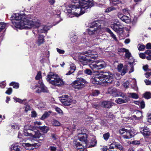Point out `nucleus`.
Masks as SVG:
<instances>
[{"instance_id":"nucleus-1","label":"nucleus","mask_w":151,"mask_h":151,"mask_svg":"<svg viewBox=\"0 0 151 151\" xmlns=\"http://www.w3.org/2000/svg\"><path fill=\"white\" fill-rule=\"evenodd\" d=\"M93 5L92 0H81L78 5H70L67 7V11L68 13H72L78 17L84 14L86 10L91 8Z\"/></svg>"},{"instance_id":"nucleus-2","label":"nucleus","mask_w":151,"mask_h":151,"mask_svg":"<svg viewBox=\"0 0 151 151\" xmlns=\"http://www.w3.org/2000/svg\"><path fill=\"white\" fill-rule=\"evenodd\" d=\"M95 76L91 79V83L94 84H101L111 83L113 81L112 74L109 72L103 73L102 71H96L94 74Z\"/></svg>"},{"instance_id":"nucleus-3","label":"nucleus","mask_w":151,"mask_h":151,"mask_svg":"<svg viewBox=\"0 0 151 151\" xmlns=\"http://www.w3.org/2000/svg\"><path fill=\"white\" fill-rule=\"evenodd\" d=\"M12 23L16 27L21 29H30L32 27L35 28V26L38 27L39 25V22H34L24 17L19 22H12Z\"/></svg>"},{"instance_id":"nucleus-4","label":"nucleus","mask_w":151,"mask_h":151,"mask_svg":"<svg viewBox=\"0 0 151 151\" xmlns=\"http://www.w3.org/2000/svg\"><path fill=\"white\" fill-rule=\"evenodd\" d=\"M87 135L86 133H79L78 134V139L81 142H76L75 143L76 146L77 147L82 146L83 147L88 148L93 147L95 146L96 144V141L94 139L92 140V142L89 145L87 143Z\"/></svg>"},{"instance_id":"nucleus-5","label":"nucleus","mask_w":151,"mask_h":151,"mask_svg":"<svg viewBox=\"0 0 151 151\" xmlns=\"http://www.w3.org/2000/svg\"><path fill=\"white\" fill-rule=\"evenodd\" d=\"M47 81L52 85L61 86L63 85L64 82L58 74L50 72L47 76Z\"/></svg>"},{"instance_id":"nucleus-6","label":"nucleus","mask_w":151,"mask_h":151,"mask_svg":"<svg viewBox=\"0 0 151 151\" xmlns=\"http://www.w3.org/2000/svg\"><path fill=\"white\" fill-rule=\"evenodd\" d=\"M85 54L86 55H81L78 57L79 61L83 65H86L91 62V60L88 59L89 57L92 58H94L96 57L94 55L96 54V52H92L90 50L85 52Z\"/></svg>"},{"instance_id":"nucleus-7","label":"nucleus","mask_w":151,"mask_h":151,"mask_svg":"<svg viewBox=\"0 0 151 151\" xmlns=\"http://www.w3.org/2000/svg\"><path fill=\"white\" fill-rule=\"evenodd\" d=\"M104 21H96L93 22L92 26L88 29V33L91 35L95 33L98 29H100L104 27Z\"/></svg>"},{"instance_id":"nucleus-8","label":"nucleus","mask_w":151,"mask_h":151,"mask_svg":"<svg viewBox=\"0 0 151 151\" xmlns=\"http://www.w3.org/2000/svg\"><path fill=\"white\" fill-rule=\"evenodd\" d=\"M77 80L74 81L72 84V86L76 89H80L85 86L86 81L82 78L77 77Z\"/></svg>"},{"instance_id":"nucleus-9","label":"nucleus","mask_w":151,"mask_h":151,"mask_svg":"<svg viewBox=\"0 0 151 151\" xmlns=\"http://www.w3.org/2000/svg\"><path fill=\"white\" fill-rule=\"evenodd\" d=\"M107 64L105 62L102 60L96 61V63L93 62L89 65V67L92 69L96 68L100 69L106 67Z\"/></svg>"},{"instance_id":"nucleus-10","label":"nucleus","mask_w":151,"mask_h":151,"mask_svg":"<svg viewBox=\"0 0 151 151\" xmlns=\"http://www.w3.org/2000/svg\"><path fill=\"white\" fill-rule=\"evenodd\" d=\"M34 141L35 142V140H31L29 143H24L23 146L25 147L26 150H33L34 149L33 147H37V148L40 146V144L34 142Z\"/></svg>"},{"instance_id":"nucleus-11","label":"nucleus","mask_w":151,"mask_h":151,"mask_svg":"<svg viewBox=\"0 0 151 151\" xmlns=\"http://www.w3.org/2000/svg\"><path fill=\"white\" fill-rule=\"evenodd\" d=\"M111 27L116 32H119L123 31L122 28L123 27V24L119 21H117L116 22H114L111 24Z\"/></svg>"},{"instance_id":"nucleus-12","label":"nucleus","mask_w":151,"mask_h":151,"mask_svg":"<svg viewBox=\"0 0 151 151\" xmlns=\"http://www.w3.org/2000/svg\"><path fill=\"white\" fill-rule=\"evenodd\" d=\"M60 100L62 104L65 106H69L72 103V100L71 97L67 95L62 96Z\"/></svg>"},{"instance_id":"nucleus-13","label":"nucleus","mask_w":151,"mask_h":151,"mask_svg":"<svg viewBox=\"0 0 151 151\" xmlns=\"http://www.w3.org/2000/svg\"><path fill=\"white\" fill-rule=\"evenodd\" d=\"M114 104L109 101H104L99 103L100 106L103 108H110Z\"/></svg>"},{"instance_id":"nucleus-14","label":"nucleus","mask_w":151,"mask_h":151,"mask_svg":"<svg viewBox=\"0 0 151 151\" xmlns=\"http://www.w3.org/2000/svg\"><path fill=\"white\" fill-rule=\"evenodd\" d=\"M40 23L39 22V25L38 27H37L35 26V27H36L38 28V31L39 33H44L49 30L50 27L42 25L40 26Z\"/></svg>"},{"instance_id":"nucleus-15","label":"nucleus","mask_w":151,"mask_h":151,"mask_svg":"<svg viewBox=\"0 0 151 151\" xmlns=\"http://www.w3.org/2000/svg\"><path fill=\"white\" fill-rule=\"evenodd\" d=\"M140 132L144 137H147L150 135L151 132L149 128L147 127L140 128Z\"/></svg>"},{"instance_id":"nucleus-16","label":"nucleus","mask_w":151,"mask_h":151,"mask_svg":"<svg viewBox=\"0 0 151 151\" xmlns=\"http://www.w3.org/2000/svg\"><path fill=\"white\" fill-rule=\"evenodd\" d=\"M24 17L19 14H16L14 15H12L11 17V20H13L12 22H19V21L22 19Z\"/></svg>"},{"instance_id":"nucleus-17","label":"nucleus","mask_w":151,"mask_h":151,"mask_svg":"<svg viewBox=\"0 0 151 151\" xmlns=\"http://www.w3.org/2000/svg\"><path fill=\"white\" fill-rule=\"evenodd\" d=\"M114 148H117L119 150H121L122 149L123 147L119 143L114 142L110 145L109 150L113 149Z\"/></svg>"},{"instance_id":"nucleus-18","label":"nucleus","mask_w":151,"mask_h":151,"mask_svg":"<svg viewBox=\"0 0 151 151\" xmlns=\"http://www.w3.org/2000/svg\"><path fill=\"white\" fill-rule=\"evenodd\" d=\"M125 134L123 135L124 138L125 139H130L133 137V132L130 130L126 129Z\"/></svg>"},{"instance_id":"nucleus-19","label":"nucleus","mask_w":151,"mask_h":151,"mask_svg":"<svg viewBox=\"0 0 151 151\" xmlns=\"http://www.w3.org/2000/svg\"><path fill=\"white\" fill-rule=\"evenodd\" d=\"M109 93L112 94L114 96H116L117 90L116 88L113 87H111L109 88L108 90Z\"/></svg>"},{"instance_id":"nucleus-20","label":"nucleus","mask_w":151,"mask_h":151,"mask_svg":"<svg viewBox=\"0 0 151 151\" xmlns=\"http://www.w3.org/2000/svg\"><path fill=\"white\" fill-rule=\"evenodd\" d=\"M119 50L121 51L125 52V56L126 58L129 59L131 57V54L128 50L125 48H122Z\"/></svg>"},{"instance_id":"nucleus-21","label":"nucleus","mask_w":151,"mask_h":151,"mask_svg":"<svg viewBox=\"0 0 151 151\" xmlns=\"http://www.w3.org/2000/svg\"><path fill=\"white\" fill-rule=\"evenodd\" d=\"M30 133L32 135V137L34 138H39L41 134L38 131H31Z\"/></svg>"},{"instance_id":"nucleus-22","label":"nucleus","mask_w":151,"mask_h":151,"mask_svg":"<svg viewBox=\"0 0 151 151\" xmlns=\"http://www.w3.org/2000/svg\"><path fill=\"white\" fill-rule=\"evenodd\" d=\"M76 69V67L74 65H72L70 67V70L66 74L67 75H70L73 73Z\"/></svg>"},{"instance_id":"nucleus-23","label":"nucleus","mask_w":151,"mask_h":151,"mask_svg":"<svg viewBox=\"0 0 151 151\" xmlns=\"http://www.w3.org/2000/svg\"><path fill=\"white\" fill-rule=\"evenodd\" d=\"M44 36L42 35H39L38 37L37 43L39 46L41 44H42L44 42Z\"/></svg>"},{"instance_id":"nucleus-24","label":"nucleus","mask_w":151,"mask_h":151,"mask_svg":"<svg viewBox=\"0 0 151 151\" xmlns=\"http://www.w3.org/2000/svg\"><path fill=\"white\" fill-rule=\"evenodd\" d=\"M142 116V113L140 111L137 110L136 115H134L133 117L134 118H135V119H140Z\"/></svg>"},{"instance_id":"nucleus-25","label":"nucleus","mask_w":151,"mask_h":151,"mask_svg":"<svg viewBox=\"0 0 151 151\" xmlns=\"http://www.w3.org/2000/svg\"><path fill=\"white\" fill-rule=\"evenodd\" d=\"M127 101V99H124L121 98H118L115 100L116 103L119 104L126 103Z\"/></svg>"},{"instance_id":"nucleus-26","label":"nucleus","mask_w":151,"mask_h":151,"mask_svg":"<svg viewBox=\"0 0 151 151\" xmlns=\"http://www.w3.org/2000/svg\"><path fill=\"white\" fill-rule=\"evenodd\" d=\"M39 128L42 130L44 133H46L49 130L48 127L45 126L40 127Z\"/></svg>"},{"instance_id":"nucleus-27","label":"nucleus","mask_w":151,"mask_h":151,"mask_svg":"<svg viewBox=\"0 0 151 151\" xmlns=\"http://www.w3.org/2000/svg\"><path fill=\"white\" fill-rule=\"evenodd\" d=\"M120 19L122 21L126 23H128L130 20H129V18L127 16L124 15Z\"/></svg>"},{"instance_id":"nucleus-28","label":"nucleus","mask_w":151,"mask_h":151,"mask_svg":"<svg viewBox=\"0 0 151 151\" xmlns=\"http://www.w3.org/2000/svg\"><path fill=\"white\" fill-rule=\"evenodd\" d=\"M50 113L51 112H50V111H49L48 112H45L44 113V114L42 115V116L41 118V119L42 120H44L50 115Z\"/></svg>"},{"instance_id":"nucleus-29","label":"nucleus","mask_w":151,"mask_h":151,"mask_svg":"<svg viewBox=\"0 0 151 151\" xmlns=\"http://www.w3.org/2000/svg\"><path fill=\"white\" fill-rule=\"evenodd\" d=\"M11 151H20V149L17 146L12 145L11 148Z\"/></svg>"},{"instance_id":"nucleus-30","label":"nucleus","mask_w":151,"mask_h":151,"mask_svg":"<svg viewBox=\"0 0 151 151\" xmlns=\"http://www.w3.org/2000/svg\"><path fill=\"white\" fill-rule=\"evenodd\" d=\"M10 86H13V87L14 88H18L19 86V83H16L15 82H11L10 84Z\"/></svg>"},{"instance_id":"nucleus-31","label":"nucleus","mask_w":151,"mask_h":151,"mask_svg":"<svg viewBox=\"0 0 151 151\" xmlns=\"http://www.w3.org/2000/svg\"><path fill=\"white\" fill-rule=\"evenodd\" d=\"M116 8L114 7L113 6H111L108 8L106 9L105 10V12L108 13L111 11L116 10Z\"/></svg>"},{"instance_id":"nucleus-32","label":"nucleus","mask_w":151,"mask_h":151,"mask_svg":"<svg viewBox=\"0 0 151 151\" xmlns=\"http://www.w3.org/2000/svg\"><path fill=\"white\" fill-rule=\"evenodd\" d=\"M116 96H121V97H122L123 98H125V99H127V96H126V95H125L124 93L122 92H119L118 93H117Z\"/></svg>"},{"instance_id":"nucleus-33","label":"nucleus","mask_w":151,"mask_h":151,"mask_svg":"<svg viewBox=\"0 0 151 151\" xmlns=\"http://www.w3.org/2000/svg\"><path fill=\"white\" fill-rule=\"evenodd\" d=\"M116 96H121V97H122L123 98H125V99H127V96H126V95H125L124 93L122 92H119L118 93H117Z\"/></svg>"},{"instance_id":"nucleus-34","label":"nucleus","mask_w":151,"mask_h":151,"mask_svg":"<svg viewBox=\"0 0 151 151\" xmlns=\"http://www.w3.org/2000/svg\"><path fill=\"white\" fill-rule=\"evenodd\" d=\"M144 96L145 99H148L151 97V93L150 92H146L144 94Z\"/></svg>"},{"instance_id":"nucleus-35","label":"nucleus","mask_w":151,"mask_h":151,"mask_svg":"<svg viewBox=\"0 0 151 151\" xmlns=\"http://www.w3.org/2000/svg\"><path fill=\"white\" fill-rule=\"evenodd\" d=\"M31 130H29L28 131L27 130L24 131V134L26 136H30L32 137V135L30 133L31 132Z\"/></svg>"},{"instance_id":"nucleus-36","label":"nucleus","mask_w":151,"mask_h":151,"mask_svg":"<svg viewBox=\"0 0 151 151\" xmlns=\"http://www.w3.org/2000/svg\"><path fill=\"white\" fill-rule=\"evenodd\" d=\"M42 78L41 73L40 71H39L38 72L35 78L36 80H40Z\"/></svg>"},{"instance_id":"nucleus-37","label":"nucleus","mask_w":151,"mask_h":151,"mask_svg":"<svg viewBox=\"0 0 151 151\" xmlns=\"http://www.w3.org/2000/svg\"><path fill=\"white\" fill-rule=\"evenodd\" d=\"M111 3L112 2L113 4L116 5L121 3L120 0H110Z\"/></svg>"},{"instance_id":"nucleus-38","label":"nucleus","mask_w":151,"mask_h":151,"mask_svg":"<svg viewBox=\"0 0 151 151\" xmlns=\"http://www.w3.org/2000/svg\"><path fill=\"white\" fill-rule=\"evenodd\" d=\"M52 124L53 125L55 126H59L60 125V123L56 120H53Z\"/></svg>"},{"instance_id":"nucleus-39","label":"nucleus","mask_w":151,"mask_h":151,"mask_svg":"<svg viewBox=\"0 0 151 151\" xmlns=\"http://www.w3.org/2000/svg\"><path fill=\"white\" fill-rule=\"evenodd\" d=\"M127 67H124L122 70L120 72L121 73V75L122 76L124 75L127 72Z\"/></svg>"},{"instance_id":"nucleus-40","label":"nucleus","mask_w":151,"mask_h":151,"mask_svg":"<svg viewBox=\"0 0 151 151\" xmlns=\"http://www.w3.org/2000/svg\"><path fill=\"white\" fill-rule=\"evenodd\" d=\"M77 39V36L76 35H74L73 37H71L70 38V40L72 43H74L76 40Z\"/></svg>"},{"instance_id":"nucleus-41","label":"nucleus","mask_w":151,"mask_h":151,"mask_svg":"<svg viewBox=\"0 0 151 151\" xmlns=\"http://www.w3.org/2000/svg\"><path fill=\"white\" fill-rule=\"evenodd\" d=\"M138 46V49L140 51L143 50L145 48V46L143 45H142L139 44Z\"/></svg>"},{"instance_id":"nucleus-42","label":"nucleus","mask_w":151,"mask_h":151,"mask_svg":"<svg viewBox=\"0 0 151 151\" xmlns=\"http://www.w3.org/2000/svg\"><path fill=\"white\" fill-rule=\"evenodd\" d=\"M123 67V65L122 64H119L117 66V69L118 71L121 72L122 71V69Z\"/></svg>"},{"instance_id":"nucleus-43","label":"nucleus","mask_w":151,"mask_h":151,"mask_svg":"<svg viewBox=\"0 0 151 151\" xmlns=\"http://www.w3.org/2000/svg\"><path fill=\"white\" fill-rule=\"evenodd\" d=\"M40 88L42 91L43 92L47 93L48 92V90L47 89V88L44 86H42Z\"/></svg>"},{"instance_id":"nucleus-44","label":"nucleus","mask_w":151,"mask_h":151,"mask_svg":"<svg viewBox=\"0 0 151 151\" xmlns=\"http://www.w3.org/2000/svg\"><path fill=\"white\" fill-rule=\"evenodd\" d=\"M109 133H107L104 134L103 136L104 139L106 140H107L109 137Z\"/></svg>"},{"instance_id":"nucleus-45","label":"nucleus","mask_w":151,"mask_h":151,"mask_svg":"<svg viewBox=\"0 0 151 151\" xmlns=\"http://www.w3.org/2000/svg\"><path fill=\"white\" fill-rule=\"evenodd\" d=\"M25 111L27 112L28 111L30 110L31 109V107L30 106L28 105H26L24 107Z\"/></svg>"},{"instance_id":"nucleus-46","label":"nucleus","mask_w":151,"mask_h":151,"mask_svg":"<svg viewBox=\"0 0 151 151\" xmlns=\"http://www.w3.org/2000/svg\"><path fill=\"white\" fill-rule=\"evenodd\" d=\"M14 100L16 101V102H19L20 103H22L23 102V101H24V100H22L19 99L15 97H14Z\"/></svg>"},{"instance_id":"nucleus-47","label":"nucleus","mask_w":151,"mask_h":151,"mask_svg":"<svg viewBox=\"0 0 151 151\" xmlns=\"http://www.w3.org/2000/svg\"><path fill=\"white\" fill-rule=\"evenodd\" d=\"M84 72L86 74H87L88 75H91L92 73L91 71L88 69H86L84 70Z\"/></svg>"},{"instance_id":"nucleus-48","label":"nucleus","mask_w":151,"mask_h":151,"mask_svg":"<svg viewBox=\"0 0 151 151\" xmlns=\"http://www.w3.org/2000/svg\"><path fill=\"white\" fill-rule=\"evenodd\" d=\"M130 95L132 97V98L137 99L138 98V96L137 95L136 93H130Z\"/></svg>"},{"instance_id":"nucleus-49","label":"nucleus","mask_w":151,"mask_h":151,"mask_svg":"<svg viewBox=\"0 0 151 151\" xmlns=\"http://www.w3.org/2000/svg\"><path fill=\"white\" fill-rule=\"evenodd\" d=\"M126 129L124 128H122L119 131V132L120 134L124 135L125 134Z\"/></svg>"},{"instance_id":"nucleus-50","label":"nucleus","mask_w":151,"mask_h":151,"mask_svg":"<svg viewBox=\"0 0 151 151\" xmlns=\"http://www.w3.org/2000/svg\"><path fill=\"white\" fill-rule=\"evenodd\" d=\"M56 49L57 52L60 54H63L65 52V51L63 50L60 49L58 48Z\"/></svg>"},{"instance_id":"nucleus-51","label":"nucleus","mask_w":151,"mask_h":151,"mask_svg":"<svg viewBox=\"0 0 151 151\" xmlns=\"http://www.w3.org/2000/svg\"><path fill=\"white\" fill-rule=\"evenodd\" d=\"M12 92V89L11 88H9L7 90V91L6 92V93L10 95L11 94Z\"/></svg>"},{"instance_id":"nucleus-52","label":"nucleus","mask_w":151,"mask_h":151,"mask_svg":"<svg viewBox=\"0 0 151 151\" xmlns=\"http://www.w3.org/2000/svg\"><path fill=\"white\" fill-rule=\"evenodd\" d=\"M145 53H140L139 54V57L142 59H145Z\"/></svg>"},{"instance_id":"nucleus-53","label":"nucleus","mask_w":151,"mask_h":151,"mask_svg":"<svg viewBox=\"0 0 151 151\" xmlns=\"http://www.w3.org/2000/svg\"><path fill=\"white\" fill-rule=\"evenodd\" d=\"M140 106L142 109H143L145 107V104L144 101H142L140 103Z\"/></svg>"},{"instance_id":"nucleus-54","label":"nucleus","mask_w":151,"mask_h":151,"mask_svg":"<svg viewBox=\"0 0 151 151\" xmlns=\"http://www.w3.org/2000/svg\"><path fill=\"white\" fill-rule=\"evenodd\" d=\"M99 93V91L98 90H95L93 93V96H97Z\"/></svg>"},{"instance_id":"nucleus-55","label":"nucleus","mask_w":151,"mask_h":151,"mask_svg":"<svg viewBox=\"0 0 151 151\" xmlns=\"http://www.w3.org/2000/svg\"><path fill=\"white\" fill-rule=\"evenodd\" d=\"M95 108H96L97 109H99V106H100V105H98L97 104H93L92 105Z\"/></svg>"},{"instance_id":"nucleus-56","label":"nucleus","mask_w":151,"mask_h":151,"mask_svg":"<svg viewBox=\"0 0 151 151\" xmlns=\"http://www.w3.org/2000/svg\"><path fill=\"white\" fill-rule=\"evenodd\" d=\"M117 16L120 19L124 15H123V14L120 12H119L117 14Z\"/></svg>"},{"instance_id":"nucleus-57","label":"nucleus","mask_w":151,"mask_h":151,"mask_svg":"<svg viewBox=\"0 0 151 151\" xmlns=\"http://www.w3.org/2000/svg\"><path fill=\"white\" fill-rule=\"evenodd\" d=\"M144 81L147 85H150L151 83V81L148 80H145Z\"/></svg>"},{"instance_id":"nucleus-58","label":"nucleus","mask_w":151,"mask_h":151,"mask_svg":"<svg viewBox=\"0 0 151 151\" xmlns=\"http://www.w3.org/2000/svg\"><path fill=\"white\" fill-rule=\"evenodd\" d=\"M55 110L56 111L60 114L62 113V111L58 107L55 108Z\"/></svg>"},{"instance_id":"nucleus-59","label":"nucleus","mask_w":151,"mask_h":151,"mask_svg":"<svg viewBox=\"0 0 151 151\" xmlns=\"http://www.w3.org/2000/svg\"><path fill=\"white\" fill-rule=\"evenodd\" d=\"M45 137V135L44 134H41L39 138H40L39 139L40 140L43 141L44 139V138Z\"/></svg>"},{"instance_id":"nucleus-60","label":"nucleus","mask_w":151,"mask_h":151,"mask_svg":"<svg viewBox=\"0 0 151 151\" xmlns=\"http://www.w3.org/2000/svg\"><path fill=\"white\" fill-rule=\"evenodd\" d=\"M108 149V148L106 146H104L101 148V150L103 151H106Z\"/></svg>"},{"instance_id":"nucleus-61","label":"nucleus","mask_w":151,"mask_h":151,"mask_svg":"<svg viewBox=\"0 0 151 151\" xmlns=\"http://www.w3.org/2000/svg\"><path fill=\"white\" fill-rule=\"evenodd\" d=\"M146 47L147 49H151V43H148L146 45Z\"/></svg>"},{"instance_id":"nucleus-62","label":"nucleus","mask_w":151,"mask_h":151,"mask_svg":"<svg viewBox=\"0 0 151 151\" xmlns=\"http://www.w3.org/2000/svg\"><path fill=\"white\" fill-rule=\"evenodd\" d=\"M50 149L52 151H56V148L53 146H50Z\"/></svg>"},{"instance_id":"nucleus-63","label":"nucleus","mask_w":151,"mask_h":151,"mask_svg":"<svg viewBox=\"0 0 151 151\" xmlns=\"http://www.w3.org/2000/svg\"><path fill=\"white\" fill-rule=\"evenodd\" d=\"M93 41L96 43H97V42L98 43L101 42V40L98 38H96Z\"/></svg>"},{"instance_id":"nucleus-64","label":"nucleus","mask_w":151,"mask_h":151,"mask_svg":"<svg viewBox=\"0 0 151 151\" xmlns=\"http://www.w3.org/2000/svg\"><path fill=\"white\" fill-rule=\"evenodd\" d=\"M145 53L148 55H150V54H151V50H147L145 52Z\"/></svg>"}]
</instances>
